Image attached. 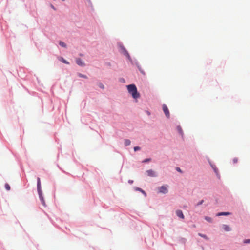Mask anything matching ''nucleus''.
I'll return each mask as SVG.
<instances>
[{"label":"nucleus","mask_w":250,"mask_h":250,"mask_svg":"<svg viewBox=\"0 0 250 250\" xmlns=\"http://www.w3.org/2000/svg\"><path fill=\"white\" fill-rule=\"evenodd\" d=\"M128 92L133 98L137 99L140 97V94L137 92V88L134 84H130L127 86Z\"/></svg>","instance_id":"f257e3e1"},{"label":"nucleus","mask_w":250,"mask_h":250,"mask_svg":"<svg viewBox=\"0 0 250 250\" xmlns=\"http://www.w3.org/2000/svg\"><path fill=\"white\" fill-rule=\"evenodd\" d=\"M163 111L165 113L166 117L167 118H169L170 116V113H169L168 109L166 105L163 104Z\"/></svg>","instance_id":"f03ea898"},{"label":"nucleus","mask_w":250,"mask_h":250,"mask_svg":"<svg viewBox=\"0 0 250 250\" xmlns=\"http://www.w3.org/2000/svg\"><path fill=\"white\" fill-rule=\"evenodd\" d=\"M133 180H129L128 181V183H130V184H132V183H133Z\"/></svg>","instance_id":"c756f323"},{"label":"nucleus","mask_w":250,"mask_h":250,"mask_svg":"<svg viewBox=\"0 0 250 250\" xmlns=\"http://www.w3.org/2000/svg\"><path fill=\"white\" fill-rule=\"evenodd\" d=\"M76 63L78 65L81 66H85V64L84 62L82 61V60L80 58H77L76 59Z\"/></svg>","instance_id":"39448f33"},{"label":"nucleus","mask_w":250,"mask_h":250,"mask_svg":"<svg viewBox=\"0 0 250 250\" xmlns=\"http://www.w3.org/2000/svg\"><path fill=\"white\" fill-rule=\"evenodd\" d=\"M176 170L178 171H179V172H181V170L180 169V168L179 167H176Z\"/></svg>","instance_id":"c85d7f7f"},{"label":"nucleus","mask_w":250,"mask_h":250,"mask_svg":"<svg viewBox=\"0 0 250 250\" xmlns=\"http://www.w3.org/2000/svg\"><path fill=\"white\" fill-rule=\"evenodd\" d=\"M138 68H139L140 71L141 72V73L142 74L145 75V73L144 71L141 69V68L140 67H138Z\"/></svg>","instance_id":"a878e982"},{"label":"nucleus","mask_w":250,"mask_h":250,"mask_svg":"<svg viewBox=\"0 0 250 250\" xmlns=\"http://www.w3.org/2000/svg\"><path fill=\"white\" fill-rule=\"evenodd\" d=\"M5 188L7 190H9L10 189V186L8 184H5Z\"/></svg>","instance_id":"a211bd4d"},{"label":"nucleus","mask_w":250,"mask_h":250,"mask_svg":"<svg viewBox=\"0 0 250 250\" xmlns=\"http://www.w3.org/2000/svg\"><path fill=\"white\" fill-rule=\"evenodd\" d=\"M98 86L100 88H101L102 89H104V85L102 83H99L98 84Z\"/></svg>","instance_id":"4be33fe9"},{"label":"nucleus","mask_w":250,"mask_h":250,"mask_svg":"<svg viewBox=\"0 0 250 250\" xmlns=\"http://www.w3.org/2000/svg\"><path fill=\"white\" fill-rule=\"evenodd\" d=\"M198 235L200 236H201V237H203V238H205L206 239H208V237L206 235L202 234H201V233H199Z\"/></svg>","instance_id":"412c9836"},{"label":"nucleus","mask_w":250,"mask_h":250,"mask_svg":"<svg viewBox=\"0 0 250 250\" xmlns=\"http://www.w3.org/2000/svg\"><path fill=\"white\" fill-rule=\"evenodd\" d=\"M203 202H204V200H201V201H200L199 203H197V206H199V205L202 204Z\"/></svg>","instance_id":"cd10ccee"},{"label":"nucleus","mask_w":250,"mask_h":250,"mask_svg":"<svg viewBox=\"0 0 250 250\" xmlns=\"http://www.w3.org/2000/svg\"><path fill=\"white\" fill-rule=\"evenodd\" d=\"M159 192L162 193H167L168 191L167 187L166 186H161L158 188Z\"/></svg>","instance_id":"20e7f679"},{"label":"nucleus","mask_w":250,"mask_h":250,"mask_svg":"<svg viewBox=\"0 0 250 250\" xmlns=\"http://www.w3.org/2000/svg\"><path fill=\"white\" fill-rule=\"evenodd\" d=\"M51 7L52 8H53V9L55 10V7H54V6L53 5H52V4H51Z\"/></svg>","instance_id":"7c9ffc66"},{"label":"nucleus","mask_w":250,"mask_h":250,"mask_svg":"<svg viewBox=\"0 0 250 250\" xmlns=\"http://www.w3.org/2000/svg\"><path fill=\"white\" fill-rule=\"evenodd\" d=\"M62 1H64L65 0H62Z\"/></svg>","instance_id":"2f4dec72"},{"label":"nucleus","mask_w":250,"mask_h":250,"mask_svg":"<svg viewBox=\"0 0 250 250\" xmlns=\"http://www.w3.org/2000/svg\"><path fill=\"white\" fill-rule=\"evenodd\" d=\"M59 44L61 46H62L63 47H66V44L64 42H60Z\"/></svg>","instance_id":"dca6fc26"},{"label":"nucleus","mask_w":250,"mask_h":250,"mask_svg":"<svg viewBox=\"0 0 250 250\" xmlns=\"http://www.w3.org/2000/svg\"><path fill=\"white\" fill-rule=\"evenodd\" d=\"M78 76L79 77H80L83 78H85V79H87L88 78L87 77L86 75H83V74H82L81 73H78Z\"/></svg>","instance_id":"ddd939ff"},{"label":"nucleus","mask_w":250,"mask_h":250,"mask_svg":"<svg viewBox=\"0 0 250 250\" xmlns=\"http://www.w3.org/2000/svg\"><path fill=\"white\" fill-rule=\"evenodd\" d=\"M146 172L147 173V175L149 176L155 177L156 176L155 172L152 169L147 170Z\"/></svg>","instance_id":"423d86ee"},{"label":"nucleus","mask_w":250,"mask_h":250,"mask_svg":"<svg viewBox=\"0 0 250 250\" xmlns=\"http://www.w3.org/2000/svg\"><path fill=\"white\" fill-rule=\"evenodd\" d=\"M177 131H178V132L181 134V135H183V131H182V128L180 126H178L177 127Z\"/></svg>","instance_id":"f8f14e48"},{"label":"nucleus","mask_w":250,"mask_h":250,"mask_svg":"<svg viewBox=\"0 0 250 250\" xmlns=\"http://www.w3.org/2000/svg\"><path fill=\"white\" fill-rule=\"evenodd\" d=\"M230 214L231 213L229 212H220V213H217L216 215L217 216H222V215H230Z\"/></svg>","instance_id":"1a4fd4ad"},{"label":"nucleus","mask_w":250,"mask_h":250,"mask_svg":"<svg viewBox=\"0 0 250 250\" xmlns=\"http://www.w3.org/2000/svg\"><path fill=\"white\" fill-rule=\"evenodd\" d=\"M238 161V158H234L233 159H232V162H233V164H236Z\"/></svg>","instance_id":"f3484780"},{"label":"nucleus","mask_w":250,"mask_h":250,"mask_svg":"<svg viewBox=\"0 0 250 250\" xmlns=\"http://www.w3.org/2000/svg\"><path fill=\"white\" fill-rule=\"evenodd\" d=\"M134 189L136 191H139L141 192L142 193H143L145 195H146L145 192L143 190H142L141 188H137V187H135Z\"/></svg>","instance_id":"9d476101"},{"label":"nucleus","mask_w":250,"mask_h":250,"mask_svg":"<svg viewBox=\"0 0 250 250\" xmlns=\"http://www.w3.org/2000/svg\"><path fill=\"white\" fill-rule=\"evenodd\" d=\"M222 228L224 229L226 231H229L231 230V228L229 226L227 225H222Z\"/></svg>","instance_id":"6e6552de"},{"label":"nucleus","mask_w":250,"mask_h":250,"mask_svg":"<svg viewBox=\"0 0 250 250\" xmlns=\"http://www.w3.org/2000/svg\"><path fill=\"white\" fill-rule=\"evenodd\" d=\"M212 168H213V169H214V170L216 174H217V173H218V170H217V168H216V167H215V166H214V167H213V166H212Z\"/></svg>","instance_id":"b1692460"},{"label":"nucleus","mask_w":250,"mask_h":250,"mask_svg":"<svg viewBox=\"0 0 250 250\" xmlns=\"http://www.w3.org/2000/svg\"><path fill=\"white\" fill-rule=\"evenodd\" d=\"M39 197H40V199L41 200L42 204L44 205L45 202H44V200L43 199L42 195H40V196H39Z\"/></svg>","instance_id":"aec40b11"},{"label":"nucleus","mask_w":250,"mask_h":250,"mask_svg":"<svg viewBox=\"0 0 250 250\" xmlns=\"http://www.w3.org/2000/svg\"><path fill=\"white\" fill-rule=\"evenodd\" d=\"M151 160L150 159H146L145 160H144L143 162V163H146V162H149Z\"/></svg>","instance_id":"bb28decb"},{"label":"nucleus","mask_w":250,"mask_h":250,"mask_svg":"<svg viewBox=\"0 0 250 250\" xmlns=\"http://www.w3.org/2000/svg\"><path fill=\"white\" fill-rule=\"evenodd\" d=\"M244 243H250V239H246L244 241Z\"/></svg>","instance_id":"393cba45"},{"label":"nucleus","mask_w":250,"mask_h":250,"mask_svg":"<svg viewBox=\"0 0 250 250\" xmlns=\"http://www.w3.org/2000/svg\"><path fill=\"white\" fill-rule=\"evenodd\" d=\"M60 61H61L62 62L65 63V64H69V62L66 61L65 60H64L63 58H61L60 59Z\"/></svg>","instance_id":"2eb2a0df"},{"label":"nucleus","mask_w":250,"mask_h":250,"mask_svg":"<svg viewBox=\"0 0 250 250\" xmlns=\"http://www.w3.org/2000/svg\"><path fill=\"white\" fill-rule=\"evenodd\" d=\"M205 220H206L207 221H208L209 222H211L212 221V219L210 217H208V216H206L205 217Z\"/></svg>","instance_id":"4468645a"},{"label":"nucleus","mask_w":250,"mask_h":250,"mask_svg":"<svg viewBox=\"0 0 250 250\" xmlns=\"http://www.w3.org/2000/svg\"><path fill=\"white\" fill-rule=\"evenodd\" d=\"M176 213L177 216L179 217L184 219V215L183 214V212L180 210H178L176 211Z\"/></svg>","instance_id":"0eeeda50"},{"label":"nucleus","mask_w":250,"mask_h":250,"mask_svg":"<svg viewBox=\"0 0 250 250\" xmlns=\"http://www.w3.org/2000/svg\"><path fill=\"white\" fill-rule=\"evenodd\" d=\"M37 190L39 193V195L40 196V195H42L41 191L40 178L39 177L37 178Z\"/></svg>","instance_id":"7ed1b4c3"},{"label":"nucleus","mask_w":250,"mask_h":250,"mask_svg":"<svg viewBox=\"0 0 250 250\" xmlns=\"http://www.w3.org/2000/svg\"><path fill=\"white\" fill-rule=\"evenodd\" d=\"M39 197H40V199L41 200L42 204L44 205L45 202H44V200L43 199L42 195H40V196H39Z\"/></svg>","instance_id":"6ab92c4d"},{"label":"nucleus","mask_w":250,"mask_h":250,"mask_svg":"<svg viewBox=\"0 0 250 250\" xmlns=\"http://www.w3.org/2000/svg\"><path fill=\"white\" fill-rule=\"evenodd\" d=\"M131 144V141L129 139H125V146H127L130 145Z\"/></svg>","instance_id":"9b49d317"},{"label":"nucleus","mask_w":250,"mask_h":250,"mask_svg":"<svg viewBox=\"0 0 250 250\" xmlns=\"http://www.w3.org/2000/svg\"><path fill=\"white\" fill-rule=\"evenodd\" d=\"M140 149V147L139 146H135L134 147V150L135 151L139 150Z\"/></svg>","instance_id":"5701e85b"}]
</instances>
